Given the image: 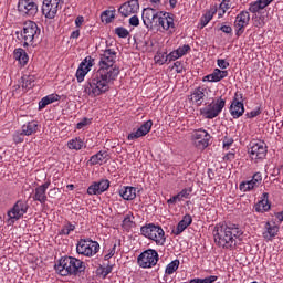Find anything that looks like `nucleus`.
<instances>
[{
  "label": "nucleus",
  "mask_w": 283,
  "mask_h": 283,
  "mask_svg": "<svg viewBox=\"0 0 283 283\" xmlns=\"http://www.w3.org/2000/svg\"><path fill=\"white\" fill-rule=\"evenodd\" d=\"M157 25H161L163 30H171V28H175L174 14L160 12L157 20Z\"/></svg>",
  "instance_id": "obj_25"
},
{
  "label": "nucleus",
  "mask_w": 283,
  "mask_h": 283,
  "mask_svg": "<svg viewBox=\"0 0 283 283\" xmlns=\"http://www.w3.org/2000/svg\"><path fill=\"white\" fill-rule=\"evenodd\" d=\"M191 222H193L191 214L184 216L182 220L177 224V228L172 230L174 235H180L187 227H190Z\"/></svg>",
  "instance_id": "obj_28"
},
{
  "label": "nucleus",
  "mask_w": 283,
  "mask_h": 283,
  "mask_svg": "<svg viewBox=\"0 0 283 283\" xmlns=\"http://www.w3.org/2000/svg\"><path fill=\"white\" fill-rule=\"evenodd\" d=\"M101 251V244L98 241H94L90 238L80 239L76 244V253L84 255V258H94L96 253Z\"/></svg>",
  "instance_id": "obj_7"
},
{
  "label": "nucleus",
  "mask_w": 283,
  "mask_h": 283,
  "mask_svg": "<svg viewBox=\"0 0 283 283\" xmlns=\"http://www.w3.org/2000/svg\"><path fill=\"white\" fill-rule=\"evenodd\" d=\"M63 6V0H43L42 14L45 19H54Z\"/></svg>",
  "instance_id": "obj_10"
},
{
  "label": "nucleus",
  "mask_w": 283,
  "mask_h": 283,
  "mask_svg": "<svg viewBox=\"0 0 283 283\" xmlns=\"http://www.w3.org/2000/svg\"><path fill=\"white\" fill-rule=\"evenodd\" d=\"M109 153L107 150H99L97 154L91 156L90 165H105L109 160Z\"/></svg>",
  "instance_id": "obj_26"
},
{
  "label": "nucleus",
  "mask_w": 283,
  "mask_h": 283,
  "mask_svg": "<svg viewBox=\"0 0 283 283\" xmlns=\"http://www.w3.org/2000/svg\"><path fill=\"white\" fill-rule=\"evenodd\" d=\"M101 269H102L101 275H103V277H107V275H109V273H112L113 271L112 265L102 266Z\"/></svg>",
  "instance_id": "obj_56"
},
{
  "label": "nucleus",
  "mask_w": 283,
  "mask_h": 283,
  "mask_svg": "<svg viewBox=\"0 0 283 283\" xmlns=\"http://www.w3.org/2000/svg\"><path fill=\"white\" fill-rule=\"evenodd\" d=\"M159 17H160V12H158V11H156V9H151V8L144 9L143 13H142L143 23L148 29L158 27Z\"/></svg>",
  "instance_id": "obj_16"
},
{
  "label": "nucleus",
  "mask_w": 283,
  "mask_h": 283,
  "mask_svg": "<svg viewBox=\"0 0 283 283\" xmlns=\"http://www.w3.org/2000/svg\"><path fill=\"white\" fill-rule=\"evenodd\" d=\"M48 105H50V101L48 99V96H45L39 102V109H45Z\"/></svg>",
  "instance_id": "obj_60"
},
{
  "label": "nucleus",
  "mask_w": 283,
  "mask_h": 283,
  "mask_svg": "<svg viewBox=\"0 0 283 283\" xmlns=\"http://www.w3.org/2000/svg\"><path fill=\"white\" fill-rule=\"evenodd\" d=\"M23 136H25V135L23 134L22 130H21V133H15L13 135V142L15 143V145H19V144L23 143V140H24Z\"/></svg>",
  "instance_id": "obj_53"
},
{
  "label": "nucleus",
  "mask_w": 283,
  "mask_h": 283,
  "mask_svg": "<svg viewBox=\"0 0 283 283\" xmlns=\"http://www.w3.org/2000/svg\"><path fill=\"white\" fill-rule=\"evenodd\" d=\"M21 132L24 136H32V134H36V132H39V122L36 120L28 122L22 126Z\"/></svg>",
  "instance_id": "obj_29"
},
{
  "label": "nucleus",
  "mask_w": 283,
  "mask_h": 283,
  "mask_svg": "<svg viewBox=\"0 0 283 283\" xmlns=\"http://www.w3.org/2000/svg\"><path fill=\"white\" fill-rule=\"evenodd\" d=\"M115 18H116V11H112V10L104 11L101 15L103 23H112Z\"/></svg>",
  "instance_id": "obj_40"
},
{
  "label": "nucleus",
  "mask_w": 283,
  "mask_h": 283,
  "mask_svg": "<svg viewBox=\"0 0 283 283\" xmlns=\"http://www.w3.org/2000/svg\"><path fill=\"white\" fill-rule=\"evenodd\" d=\"M115 34L119 39H127V36H129V31L124 27H117L115 28Z\"/></svg>",
  "instance_id": "obj_46"
},
{
  "label": "nucleus",
  "mask_w": 283,
  "mask_h": 283,
  "mask_svg": "<svg viewBox=\"0 0 283 283\" xmlns=\"http://www.w3.org/2000/svg\"><path fill=\"white\" fill-rule=\"evenodd\" d=\"M55 271L62 277L85 273V262L74 256H62L55 264Z\"/></svg>",
  "instance_id": "obj_3"
},
{
  "label": "nucleus",
  "mask_w": 283,
  "mask_h": 283,
  "mask_svg": "<svg viewBox=\"0 0 283 283\" xmlns=\"http://www.w3.org/2000/svg\"><path fill=\"white\" fill-rule=\"evenodd\" d=\"M94 57L88 55L80 63L75 73L77 83H83V81H85V76H87V74H90L92 71V67H94Z\"/></svg>",
  "instance_id": "obj_13"
},
{
  "label": "nucleus",
  "mask_w": 283,
  "mask_h": 283,
  "mask_svg": "<svg viewBox=\"0 0 283 283\" xmlns=\"http://www.w3.org/2000/svg\"><path fill=\"white\" fill-rule=\"evenodd\" d=\"M46 98L49 99L50 105H52V103H56V101H61V96L57 94L46 95Z\"/></svg>",
  "instance_id": "obj_58"
},
{
  "label": "nucleus",
  "mask_w": 283,
  "mask_h": 283,
  "mask_svg": "<svg viewBox=\"0 0 283 283\" xmlns=\"http://www.w3.org/2000/svg\"><path fill=\"white\" fill-rule=\"evenodd\" d=\"M69 149L81 151L83 147H85V142L81 137H75L67 142Z\"/></svg>",
  "instance_id": "obj_34"
},
{
  "label": "nucleus",
  "mask_w": 283,
  "mask_h": 283,
  "mask_svg": "<svg viewBox=\"0 0 283 283\" xmlns=\"http://www.w3.org/2000/svg\"><path fill=\"white\" fill-rule=\"evenodd\" d=\"M40 36H41V29L34 21L24 22L23 30L21 31L23 48H28L29 45H34V43L39 42Z\"/></svg>",
  "instance_id": "obj_6"
},
{
  "label": "nucleus",
  "mask_w": 283,
  "mask_h": 283,
  "mask_svg": "<svg viewBox=\"0 0 283 283\" xmlns=\"http://www.w3.org/2000/svg\"><path fill=\"white\" fill-rule=\"evenodd\" d=\"M262 185V172H255L252 176V179L249 181H243L240 184L239 189L241 191H252V189H256V187H260Z\"/></svg>",
  "instance_id": "obj_22"
},
{
  "label": "nucleus",
  "mask_w": 283,
  "mask_h": 283,
  "mask_svg": "<svg viewBox=\"0 0 283 283\" xmlns=\"http://www.w3.org/2000/svg\"><path fill=\"white\" fill-rule=\"evenodd\" d=\"M191 191H193L191 188H184L179 193L168 199L167 205L171 206L176 205V202H182V200L189 199V196H191Z\"/></svg>",
  "instance_id": "obj_27"
},
{
  "label": "nucleus",
  "mask_w": 283,
  "mask_h": 283,
  "mask_svg": "<svg viewBox=\"0 0 283 283\" xmlns=\"http://www.w3.org/2000/svg\"><path fill=\"white\" fill-rule=\"evenodd\" d=\"M167 59L168 63H171V61H178V59H180V55L177 50H174L167 55Z\"/></svg>",
  "instance_id": "obj_50"
},
{
  "label": "nucleus",
  "mask_w": 283,
  "mask_h": 283,
  "mask_svg": "<svg viewBox=\"0 0 283 283\" xmlns=\"http://www.w3.org/2000/svg\"><path fill=\"white\" fill-rule=\"evenodd\" d=\"M218 12V8L210 9L206 14L201 18V28H206V25H209V22L213 19L216 13Z\"/></svg>",
  "instance_id": "obj_36"
},
{
  "label": "nucleus",
  "mask_w": 283,
  "mask_h": 283,
  "mask_svg": "<svg viewBox=\"0 0 283 283\" xmlns=\"http://www.w3.org/2000/svg\"><path fill=\"white\" fill-rule=\"evenodd\" d=\"M13 57L19 61L20 65H28V61H30L28 53L21 48L13 51Z\"/></svg>",
  "instance_id": "obj_31"
},
{
  "label": "nucleus",
  "mask_w": 283,
  "mask_h": 283,
  "mask_svg": "<svg viewBox=\"0 0 283 283\" xmlns=\"http://www.w3.org/2000/svg\"><path fill=\"white\" fill-rule=\"evenodd\" d=\"M213 282H218V276L210 275L205 279L195 277V279L190 280L188 283H213Z\"/></svg>",
  "instance_id": "obj_42"
},
{
  "label": "nucleus",
  "mask_w": 283,
  "mask_h": 283,
  "mask_svg": "<svg viewBox=\"0 0 283 283\" xmlns=\"http://www.w3.org/2000/svg\"><path fill=\"white\" fill-rule=\"evenodd\" d=\"M191 140L198 149H207V147H209V142L211 140V135L209 132L200 128L192 133Z\"/></svg>",
  "instance_id": "obj_14"
},
{
  "label": "nucleus",
  "mask_w": 283,
  "mask_h": 283,
  "mask_svg": "<svg viewBox=\"0 0 283 283\" xmlns=\"http://www.w3.org/2000/svg\"><path fill=\"white\" fill-rule=\"evenodd\" d=\"M180 266V260L176 259L171 261L165 270L166 275H174L176 273V270Z\"/></svg>",
  "instance_id": "obj_39"
},
{
  "label": "nucleus",
  "mask_w": 283,
  "mask_h": 283,
  "mask_svg": "<svg viewBox=\"0 0 283 283\" xmlns=\"http://www.w3.org/2000/svg\"><path fill=\"white\" fill-rule=\"evenodd\" d=\"M151 127H154V122L151 119L145 122L137 130L128 134V140H136L138 138H143V136H147L151 132Z\"/></svg>",
  "instance_id": "obj_20"
},
{
  "label": "nucleus",
  "mask_w": 283,
  "mask_h": 283,
  "mask_svg": "<svg viewBox=\"0 0 283 283\" xmlns=\"http://www.w3.org/2000/svg\"><path fill=\"white\" fill-rule=\"evenodd\" d=\"M252 21H253L254 28H264L265 25L264 17L260 15V13L253 14Z\"/></svg>",
  "instance_id": "obj_43"
},
{
  "label": "nucleus",
  "mask_w": 283,
  "mask_h": 283,
  "mask_svg": "<svg viewBox=\"0 0 283 283\" xmlns=\"http://www.w3.org/2000/svg\"><path fill=\"white\" fill-rule=\"evenodd\" d=\"M223 34H233V28L231 25L222 24L219 29Z\"/></svg>",
  "instance_id": "obj_55"
},
{
  "label": "nucleus",
  "mask_w": 283,
  "mask_h": 283,
  "mask_svg": "<svg viewBox=\"0 0 283 283\" xmlns=\"http://www.w3.org/2000/svg\"><path fill=\"white\" fill-rule=\"evenodd\" d=\"M140 233L144 238L156 243L157 247H165L167 244V235H165V230L160 226L148 223L140 228Z\"/></svg>",
  "instance_id": "obj_4"
},
{
  "label": "nucleus",
  "mask_w": 283,
  "mask_h": 283,
  "mask_svg": "<svg viewBox=\"0 0 283 283\" xmlns=\"http://www.w3.org/2000/svg\"><path fill=\"white\" fill-rule=\"evenodd\" d=\"M230 114L232 118H240L244 114V103H232L230 105Z\"/></svg>",
  "instance_id": "obj_32"
},
{
  "label": "nucleus",
  "mask_w": 283,
  "mask_h": 283,
  "mask_svg": "<svg viewBox=\"0 0 283 283\" xmlns=\"http://www.w3.org/2000/svg\"><path fill=\"white\" fill-rule=\"evenodd\" d=\"M233 143H234L233 137L226 136L222 142L223 149H226V151H229V149H231V145H233Z\"/></svg>",
  "instance_id": "obj_48"
},
{
  "label": "nucleus",
  "mask_w": 283,
  "mask_h": 283,
  "mask_svg": "<svg viewBox=\"0 0 283 283\" xmlns=\"http://www.w3.org/2000/svg\"><path fill=\"white\" fill-rule=\"evenodd\" d=\"M212 75H214V77L220 83V81H222V78H227V76H229V71H222L220 69H214L212 72Z\"/></svg>",
  "instance_id": "obj_45"
},
{
  "label": "nucleus",
  "mask_w": 283,
  "mask_h": 283,
  "mask_svg": "<svg viewBox=\"0 0 283 283\" xmlns=\"http://www.w3.org/2000/svg\"><path fill=\"white\" fill-rule=\"evenodd\" d=\"M167 56H168L167 53L157 52L154 57L155 63H158V65H165V63H167V61H169V59Z\"/></svg>",
  "instance_id": "obj_44"
},
{
  "label": "nucleus",
  "mask_w": 283,
  "mask_h": 283,
  "mask_svg": "<svg viewBox=\"0 0 283 283\" xmlns=\"http://www.w3.org/2000/svg\"><path fill=\"white\" fill-rule=\"evenodd\" d=\"M98 67L84 85V94L90 98H96V96L109 92V85H114V81L120 74V67L116 65V51L114 49L102 51Z\"/></svg>",
  "instance_id": "obj_1"
},
{
  "label": "nucleus",
  "mask_w": 283,
  "mask_h": 283,
  "mask_svg": "<svg viewBox=\"0 0 283 283\" xmlns=\"http://www.w3.org/2000/svg\"><path fill=\"white\" fill-rule=\"evenodd\" d=\"M128 23H129V25H133L134 28H138L140 25V20L138 19V15L133 14V17L129 18Z\"/></svg>",
  "instance_id": "obj_52"
},
{
  "label": "nucleus",
  "mask_w": 283,
  "mask_h": 283,
  "mask_svg": "<svg viewBox=\"0 0 283 283\" xmlns=\"http://www.w3.org/2000/svg\"><path fill=\"white\" fill-rule=\"evenodd\" d=\"M158 260H160L158 251L148 249L137 256V264L140 269H154L158 264Z\"/></svg>",
  "instance_id": "obj_8"
},
{
  "label": "nucleus",
  "mask_w": 283,
  "mask_h": 283,
  "mask_svg": "<svg viewBox=\"0 0 283 283\" xmlns=\"http://www.w3.org/2000/svg\"><path fill=\"white\" fill-rule=\"evenodd\" d=\"M75 229L76 226L67 221L62 226L61 230L59 231V235H70Z\"/></svg>",
  "instance_id": "obj_38"
},
{
  "label": "nucleus",
  "mask_w": 283,
  "mask_h": 283,
  "mask_svg": "<svg viewBox=\"0 0 283 283\" xmlns=\"http://www.w3.org/2000/svg\"><path fill=\"white\" fill-rule=\"evenodd\" d=\"M134 227V214L128 213L125 216L124 220L122 221V229L124 231H132Z\"/></svg>",
  "instance_id": "obj_37"
},
{
  "label": "nucleus",
  "mask_w": 283,
  "mask_h": 283,
  "mask_svg": "<svg viewBox=\"0 0 283 283\" xmlns=\"http://www.w3.org/2000/svg\"><path fill=\"white\" fill-rule=\"evenodd\" d=\"M28 209H30V206L28 205V201L24 200H18L13 207L7 212L8 216V222L10 224H14L17 220H21V218L28 213Z\"/></svg>",
  "instance_id": "obj_9"
},
{
  "label": "nucleus",
  "mask_w": 283,
  "mask_h": 283,
  "mask_svg": "<svg viewBox=\"0 0 283 283\" xmlns=\"http://www.w3.org/2000/svg\"><path fill=\"white\" fill-rule=\"evenodd\" d=\"M83 23H85V18L83 15H78L75 19V25L76 28H81V25H83Z\"/></svg>",
  "instance_id": "obj_64"
},
{
  "label": "nucleus",
  "mask_w": 283,
  "mask_h": 283,
  "mask_svg": "<svg viewBox=\"0 0 283 283\" xmlns=\"http://www.w3.org/2000/svg\"><path fill=\"white\" fill-rule=\"evenodd\" d=\"M109 189V180L108 179H102L99 181L93 182L87 188L88 196H101V193H105Z\"/></svg>",
  "instance_id": "obj_19"
},
{
  "label": "nucleus",
  "mask_w": 283,
  "mask_h": 283,
  "mask_svg": "<svg viewBox=\"0 0 283 283\" xmlns=\"http://www.w3.org/2000/svg\"><path fill=\"white\" fill-rule=\"evenodd\" d=\"M190 103L197 105V107L202 106L205 101L207 99V88L205 87H197L192 91V93L188 96Z\"/></svg>",
  "instance_id": "obj_21"
},
{
  "label": "nucleus",
  "mask_w": 283,
  "mask_h": 283,
  "mask_svg": "<svg viewBox=\"0 0 283 283\" xmlns=\"http://www.w3.org/2000/svg\"><path fill=\"white\" fill-rule=\"evenodd\" d=\"M233 2H231V0H222L219 4V8L217 9L218 19H222L224 14H227V11L231 10Z\"/></svg>",
  "instance_id": "obj_33"
},
{
  "label": "nucleus",
  "mask_w": 283,
  "mask_h": 283,
  "mask_svg": "<svg viewBox=\"0 0 283 283\" xmlns=\"http://www.w3.org/2000/svg\"><path fill=\"white\" fill-rule=\"evenodd\" d=\"M266 144L264 142L252 143L248 154H250L251 160L258 163V160H264L266 158Z\"/></svg>",
  "instance_id": "obj_15"
},
{
  "label": "nucleus",
  "mask_w": 283,
  "mask_h": 283,
  "mask_svg": "<svg viewBox=\"0 0 283 283\" xmlns=\"http://www.w3.org/2000/svg\"><path fill=\"white\" fill-rule=\"evenodd\" d=\"M118 12L125 18L138 14L140 12V2L138 0H128L119 7Z\"/></svg>",
  "instance_id": "obj_17"
},
{
  "label": "nucleus",
  "mask_w": 283,
  "mask_h": 283,
  "mask_svg": "<svg viewBox=\"0 0 283 283\" xmlns=\"http://www.w3.org/2000/svg\"><path fill=\"white\" fill-rule=\"evenodd\" d=\"M269 209H271V205H269V200L266 199L259 201L255 206V211L258 213H264V211H269Z\"/></svg>",
  "instance_id": "obj_41"
},
{
  "label": "nucleus",
  "mask_w": 283,
  "mask_h": 283,
  "mask_svg": "<svg viewBox=\"0 0 283 283\" xmlns=\"http://www.w3.org/2000/svg\"><path fill=\"white\" fill-rule=\"evenodd\" d=\"M242 101H243V94H242V92L237 91V92L234 93V97H233L232 103H243Z\"/></svg>",
  "instance_id": "obj_59"
},
{
  "label": "nucleus",
  "mask_w": 283,
  "mask_h": 283,
  "mask_svg": "<svg viewBox=\"0 0 283 283\" xmlns=\"http://www.w3.org/2000/svg\"><path fill=\"white\" fill-rule=\"evenodd\" d=\"M116 254V244L113 245L111 250H108V253L104 256V260H112L114 255Z\"/></svg>",
  "instance_id": "obj_62"
},
{
  "label": "nucleus",
  "mask_w": 283,
  "mask_h": 283,
  "mask_svg": "<svg viewBox=\"0 0 283 283\" xmlns=\"http://www.w3.org/2000/svg\"><path fill=\"white\" fill-rule=\"evenodd\" d=\"M279 231H280V228L277 227V224H275V222L268 221L264 224V230L262 232V235L264 240H266V242H271V240H273V238L277 235Z\"/></svg>",
  "instance_id": "obj_23"
},
{
  "label": "nucleus",
  "mask_w": 283,
  "mask_h": 283,
  "mask_svg": "<svg viewBox=\"0 0 283 283\" xmlns=\"http://www.w3.org/2000/svg\"><path fill=\"white\" fill-rule=\"evenodd\" d=\"M226 105L227 101H224V98L217 97L199 109L200 116L208 120H213V118H218V116L222 114V109H224Z\"/></svg>",
  "instance_id": "obj_5"
},
{
  "label": "nucleus",
  "mask_w": 283,
  "mask_h": 283,
  "mask_svg": "<svg viewBox=\"0 0 283 283\" xmlns=\"http://www.w3.org/2000/svg\"><path fill=\"white\" fill-rule=\"evenodd\" d=\"M261 114H262V111L260 108H256L254 111L247 113V116L249 118H255V117L260 116Z\"/></svg>",
  "instance_id": "obj_61"
},
{
  "label": "nucleus",
  "mask_w": 283,
  "mask_h": 283,
  "mask_svg": "<svg viewBox=\"0 0 283 283\" xmlns=\"http://www.w3.org/2000/svg\"><path fill=\"white\" fill-rule=\"evenodd\" d=\"M176 51L177 54H179L180 59H182V56H187V54L191 52V46L189 44H184L182 46L176 49Z\"/></svg>",
  "instance_id": "obj_47"
},
{
  "label": "nucleus",
  "mask_w": 283,
  "mask_h": 283,
  "mask_svg": "<svg viewBox=\"0 0 283 283\" xmlns=\"http://www.w3.org/2000/svg\"><path fill=\"white\" fill-rule=\"evenodd\" d=\"M251 21V13L249 11L243 10L241 11L234 19V31L235 36L240 38L244 34V30L247 25H249V22Z\"/></svg>",
  "instance_id": "obj_11"
},
{
  "label": "nucleus",
  "mask_w": 283,
  "mask_h": 283,
  "mask_svg": "<svg viewBox=\"0 0 283 283\" xmlns=\"http://www.w3.org/2000/svg\"><path fill=\"white\" fill-rule=\"evenodd\" d=\"M35 81H36V77H34V75H23L21 77L22 90H32V87H34Z\"/></svg>",
  "instance_id": "obj_35"
},
{
  "label": "nucleus",
  "mask_w": 283,
  "mask_h": 283,
  "mask_svg": "<svg viewBox=\"0 0 283 283\" xmlns=\"http://www.w3.org/2000/svg\"><path fill=\"white\" fill-rule=\"evenodd\" d=\"M87 125H92V119L84 117L80 123L76 124V129H83L87 127Z\"/></svg>",
  "instance_id": "obj_49"
},
{
  "label": "nucleus",
  "mask_w": 283,
  "mask_h": 283,
  "mask_svg": "<svg viewBox=\"0 0 283 283\" xmlns=\"http://www.w3.org/2000/svg\"><path fill=\"white\" fill-rule=\"evenodd\" d=\"M217 65H218V67H220L221 71H224V70H227V67H229L230 64H229V62H227L223 59H218Z\"/></svg>",
  "instance_id": "obj_54"
},
{
  "label": "nucleus",
  "mask_w": 283,
  "mask_h": 283,
  "mask_svg": "<svg viewBox=\"0 0 283 283\" xmlns=\"http://www.w3.org/2000/svg\"><path fill=\"white\" fill-rule=\"evenodd\" d=\"M174 67L178 74H182V62L180 61L175 62Z\"/></svg>",
  "instance_id": "obj_63"
},
{
  "label": "nucleus",
  "mask_w": 283,
  "mask_h": 283,
  "mask_svg": "<svg viewBox=\"0 0 283 283\" xmlns=\"http://www.w3.org/2000/svg\"><path fill=\"white\" fill-rule=\"evenodd\" d=\"M50 185H52V182L48 180L34 189L32 196L34 202H40V205H45L48 202V189H50Z\"/></svg>",
  "instance_id": "obj_18"
},
{
  "label": "nucleus",
  "mask_w": 283,
  "mask_h": 283,
  "mask_svg": "<svg viewBox=\"0 0 283 283\" xmlns=\"http://www.w3.org/2000/svg\"><path fill=\"white\" fill-rule=\"evenodd\" d=\"M275 0H256L249 4V12L251 14H260L264 8H269Z\"/></svg>",
  "instance_id": "obj_24"
},
{
  "label": "nucleus",
  "mask_w": 283,
  "mask_h": 283,
  "mask_svg": "<svg viewBox=\"0 0 283 283\" xmlns=\"http://www.w3.org/2000/svg\"><path fill=\"white\" fill-rule=\"evenodd\" d=\"M202 82L203 83H219L213 73L203 76Z\"/></svg>",
  "instance_id": "obj_51"
},
{
  "label": "nucleus",
  "mask_w": 283,
  "mask_h": 283,
  "mask_svg": "<svg viewBox=\"0 0 283 283\" xmlns=\"http://www.w3.org/2000/svg\"><path fill=\"white\" fill-rule=\"evenodd\" d=\"M18 11L22 17H36L39 13V4L34 0H19Z\"/></svg>",
  "instance_id": "obj_12"
},
{
  "label": "nucleus",
  "mask_w": 283,
  "mask_h": 283,
  "mask_svg": "<svg viewBox=\"0 0 283 283\" xmlns=\"http://www.w3.org/2000/svg\"><path fill=\"white\" fill-rule=\"evenodd\" d=\"M123 200H134L136 198V187L125 186L119 190Z\"/></svg>",
  "instance_id": "obj_30"
},
{
  "label": "nucleus",
  "mask_w": 283,
  "mask_h": 283,
  "mask_svg": "<svg viewBox=\"0 0 283 283\" xmlns=\"http://www.w3.org/2000/svg\"><path fill=\"white\" fill-rule=\"evenodd\" d=\"M240 234V228L235 227V224L216 226L213 230L214 242L222 249H233L235 247V238Z\"/></svg>",
  "instance_id": "obj_2"
},
{
  "label": "nucleus",
  "mask_w": 283,
  "mask_h": 283,
  "mask_svg": "<svg viewBox=\"0 0 283 283\" xmlns=\"http://www.w3.org/2000/svg\"><path fill=\"white\" fill-rule=\"evenodd\" d=\"M46 98L49 99L50 105H52V103H56V101H61V96L57 94L46 95Z\"/></svg>",
  "instance_id": "obj_57"
}]
</instances>
